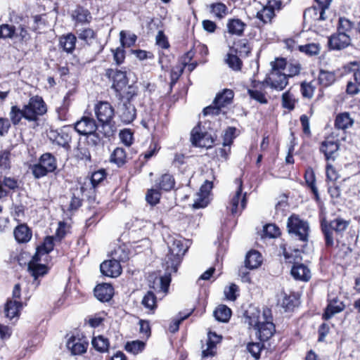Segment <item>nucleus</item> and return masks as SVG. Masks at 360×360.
I'll return each instance as SVG.
<instances>
[{"instance_id": "nucleus-35", "label": "nucleus", "mask_w": 360, "mask_h": 360, "mask_svg": "<svg viewBox=\"0 0 360 360\" xmlns=\"http://www.w3.org/2000/svg\"><path fill=\"white\" fill-rule=\"evenodd\" d=\"M229 50L241 57H247L251 53V47L247 39H239L233 41Z\"/></svg>"}, {"instance_id": "nucleus-41", "label": "nucleus", "mask_w": 360, "mask_h": 360, "mask_svg": "<svg viewBox=\"0 0 360 360\" xmlns=\"http://www.w3.org/2000/svg\"><path fill=\"white\" fill-rule=\"evenodd\" d=\"M214 316L217 321L221 323L229 321L232 315L231 309L225 304H219L214 311Z\"/></svg>"}, {"instance_id": "nucleus-15", "label": "nucleus", "mask_w": 360, "mask_h": 360, "mask_svg": "<svg viewBox=\"0 0 360 360\" xmlns=\"http://www.w3.org/2000/svg\"><path fill=\"white\" fill-rule=\"evenodd\" d=\"M71 125L75 131L81 136L94 132L99 127L96 120L92 117L91 112L86 110L79 120Z\"/></svg>"}, {"instance_id": "nucleus-20", "label": "nucleus", "mask_w": 360, "mask_h": 360, "mask_svg": "<svg viewBox=\"0 0 360 360\" xmlns=\"http://www.w3.org/2000/svg\"><path fill=\"white\" fill-rule=\"evenodd\" d=\"M70 16L75 27L88 25L91 22L93 19L90 11L80 4L76 5Z\"/></svg>"}, {"instance_id": "nucleus-61", "label": "nucleus", "mask_w": 360, "mask_h": 360, "mask_svg": "<svg viewBox=\"0 0 360 360\" xmlns=\"http://www.w3.org/2000/svg\"><path fill=\"white\" fill-rule=\"evenodd\" d=\"M205 132L201 131L200 124L195 127L191 133V141L193 146L200 147L202 139H203Z\"/></svg>"}, {"instance_id": "nucleus-51", "label": "nucleus", "mask_w": 360, "mask_h": 360, "mask_svg": "<svg viewBox=\"0 0 360 360\" xmlns=\"http://www.w3.org/2000/svg\"><path fill=\"white\" fill-rule=\"evenodd\" d=\"M162 193L153 185V188L148 189L146 194V200L152 206L156 205L160 202Z\"/></svg>"}, {"instance_id": "nucleus-62", "label": "nucleus", "mask_w": 360, "mask_h": 360, "mask_svg": "<svg viewBox=\"0 0 360 360\" xmlns=\"http://www.w3.org/2000/svg\"><path fill=\"white\" fill-rule=\"evenodd\" d=\"M315 89L316 87L312 84L311 82H307L304 81L300 84V93L304 98L311 99Z\"/></svg>"}, {"instance_id": "nucleus-8", "label": "nucleus", "mask_w": 360, "mask_h": 360, "mask_svg": "<svg viewBox=\"0 0 360 360\" xmlns=\"http://www.w3.org/2000/svg\"><path fill=\"white\" fill-rule=\"evenodd\" d=\"M23 108L26 113L27 121L29 122H34L37 125L39 124L40 117L46 115L48 111L46 102L39 95L31 96L27 103L23 105Z\"/></svg>"}, {"instance_id": "nucleus-64", "label": "nucleus", "mask_w": 360, "mask_h": 360, "mask_svg": "<svg viewBox=\"0 0 360 360\" xmlns=\"http://www.w3.org/2000/svg\"><path fill=\"white\" fill-rule=\"evenodd\" d=\"M285 69L287 73L285 74L289 79L290 77H293L300 75L302 70V66L299 62L291 60L288 62V65L286 66Z\"/></svg>"}, {"instance_id": "nucleus-44", "label": "nucleus", "mask_w": 360, "mask_h": 360, "mask_svg": "<svg viewBox=\"0 0 360 360\" xmlns=\"http://www.w3.org/2000/svg\"><path fill=\"white\" fill-rule=\"evenodd\" d=\"M91 344L93 347L101 353L108 352L110 348L109 339L102 335L94 337Z\"/></svg>"}, {"instance_id": "nucleus-27", "label": "nucleus", "mask_w": 360, "mask_h": 360, "mask_svg": "<svg viewBox=\"0 0 360 360\" xmlns=\"http://www.w3.org/2000/svg\"><path fill=\"white\" fill-rule=\"evenodd\" d=\"M290 275L295 281L302 282H308L311 277L309 268L302 263L292 265L290 269Z\"/></svg>"}, {"instance_id": "nucleus-42", "label": "nucleus", "mask_w": 360, "mask_h": 360, "mask_svg": "<svg viewBox=\"0 0 360 360\" xmlns=\"http://www.w3.org/2000/svg\"><path fill=\"white\" fill-rule=\"evenodd\" d=\"M240 57L238 53H235L229 50L226 54L225 62L231 70L240 71L243 65Z\"/></svg>"}, {"instance_id": "nucleus-13", "label": "nucleus", "mask_w": 360, "mask_h": 360, "mask_svg": "<svg viewBox=\"0 0 360 360\" xmlns=\"http://www.w3.org/2000/svg\"><path fill=\"white\" fill-rule=\"evenodd\" d=\"M89 345V342L87 337L81 332L72 334L66 342V347L72 356L85 354Z\"/></svg>"}, {"instance_id": "nucleus-55", "label": "nucleus", "mask_w": 360, "mask_h": 360, "mask_svg": "<svg viewBox=\"0 0 360 360\" xmlns=\"http://www.w3.org/2000/svg\"><path fill=\"white\" fill-rule=\"evenodd\" d=\"M283 255L286 264H291L292 266L302 263V258L299 250H293L292 252H288L284 249Z\"/></svg>"}, {"instance_id": "nucleus-63", "label": "nucleus", "mask_w": 360, "mask_h": 360, "mask_svg": "<svg viewBox=\"0 0 360 360\" xmlns=\"http://www.w3.org/2000/svg\"><path fill=\"white\" fill-rule=\"evenodd\" d=\"M262 89H248V94L250 98L256 101L260 104H267L268 99L266 96V92L262 91Z\"/></svg>"}, {"instance_id": "nucleus-38", "label": "nucleus", "mask_w": 360, "mask_h": 360, "mask_svg": "<svg viewBox=\"0 0 360 360\" xmlns=\"http://www.w3.org/2000/svg\"><path fill=\"white\" fill-rule=\"evenodd\" d=\"M326 13L321 16V9L313 4L311 7L306 8L303 13V18L304 21L316 22L322 21L326 19Z\"/></svg>"}, {"instance_id": "nucleus-21", "label": "nucleus", "mask_w": 360, "mask_h": 360, "mask_svg": "<svg viewBox=\"0 0 360 360\" xmlns=\"http://www.w3.org/2000/svg\"><path fill=\"white\" fill-rule=\"evenodd\" d=\"M303 177L304 179V186L312 194L314 200L316 202H320L321 198L316 186V177L314 169L311 167H307L304 170Z\"/></svg>"}, {"instance_id": "nucleus-9", "label": "nucleus", "mask_w": 360, "mask_h": 360, "mask_svg": "<svg viewBox=\"0 0 360 360\" xmlns=\"http://www.w3.org/2000/svg\"><path fill=\"white\" fill-rule=\"evenodd\" d=\"M234 98V92L232 89H224L217 94L212 103L202 110L204 116L219 115L222 112V108L231 104Z\"/></svg>"}, {"instance_id": "nucleus-4", "label": "nucleus", "mask_w": 360, "mask_h": 360, "mask_svg": "<svg viewBox=\"0 0 360 360\" xmlns=\"http://www.w3.org/2000/svg\"><path fill=\"white\" fill-rule=\"evenodd\" d=\"M286 229L292 238L303 243L302 248L307 245L311 229L307 220L302 219L298 214H292L288 218Z\"/></svg>"}, {"instance_id": "nucleus-3", "label": "nucleus", "mask_w": 360, "mask_h": 360, "mask_svg": "<svg viewBox=\"0 0 360 360\" xmlns=\"http://www.w3.org/2000/svg\"><path fill=\"white\" fill-rule=\"evenodd\" d=\"M94 112L101 134L108 139L113 137L117 131L114 121V107L107 101H96L94 105Z\"/></svg>"}, {"instance_id": "nucleus-59", "label": "nucleus", "mask_w": 360, "mask_h": 360, "mask_svg": "<svg viewBox=\"0 0 360 360\" xmlns=\"http://www.w3.org/2000/svg\"><path fill=\"white\" fill-rule=\"evenodd\" d=\"M120 43L123 47L129 48L134 46L137 41L136 34L132 33L127 35V32L124 30H122L120 32Z\"/></svg>"}, {"instance_id": "nucleus-58", "label": "nucleus", "mask_w": 360, "mask_h": 360, "mask_svg": "<svg viewBox=\"0 0 360 360\" xmlns=\"http://www.w3.org/2000/svg\"><path fill=\"white\" fill-rule=\"evenodd\" d=\"M15 26L7 23L0 25V39H13L15 35Z\"/></svg>"}, {"instance_id": "nucleus-33", "label": "nucleus", "mask_w": 360, "mask_h": 360, "mask_svg": "<svg viewBox=\"0 0 360 360\" xmlns=\"http://www.w3.org/2000/svg\"><path fill=\"white\" fill-rule=\"evenodd\" d=\"M244 262L245 269L250 270L257 269L262 264V255L259 251L251 250L246 254Z\"/></svg>"}, {"instance_id": "nucleus-10", "label": "nucleus", "mask_w": 360, "mask_h": 360, "mask_svg": "<svg viewBox=\"0 0 360 360\" xmlns=\"http://www.w3.org/2000/svg\"><path fill=\"white\" fill-rule=\"evenodd\" d=\"M290 1V0H266V4L256 14L261 25L263 27L266 24H271L276 13L281 11Z\"/></svg>"}, {"instance_id": "nucleus-6", "label": "nucleus", "mask_w": 360, "mask_h": 360, "mask_svg": "<svg viewBox=\"0 0 360 360\" xmlns=\"http://www.w3.org/2000/svg\"><path fill=\"white\" fill-rule=\"evenodd\" d=\"M105 76L112 82L111 89L115 91L117 99H122L129 88L136 91L135 87L128 84L129 79L124 70L108 68Z\"/></svg>"}, {"instance_id": "nucleus-22", "label": "nucleus", "mask_w": 360, "mask_h": 360, "mask_svg": "<svg viewBox=\"0 0 360 360\" xmlns=\"http://www.w3.org/2000/svg\"><path fill=\"white\" fill-rule=\"evenodd\" d=\"M75 130L72 125H65L57 133L55 136L54 141L56 143L66 150L70 149V143H72V134Z\"/></svg>"}, {"instance_id": "nucleus-54", "label": "nucleus", "mask_w": 360, "mask_h": 360, "mask_svg": "<svg viewBox=\"0 0 360 360\" xmlns=\"http://www.w3.org/2000/svg\"><path fill=\"white\" fill-rule=\"evenodd\" d=\"M141 304L145 308L153 313L158 307L157 297L155 293L150 290L148 291L143 296Z\"/></svg>"}, {"instance_id": "nucleus-25", "label": "nucleus", "mask_w": 360, "mask_h": 360, "mask_svg": "<svg viewBox=\"0 0 360 360\" xmlns=\"http://www.w3.org/2000/svg\"><path fill=\"white\" fill-rule=\"evenodd\" d=\"M345 309V305L342 301L338 300V298H333L329 300L326 307L322 314V319L328 321L335 314L342 312Z\"/></svg>"}, {"instance_id": "nucleus-12", "label": "nucleus", "mask_w": 360, "mask_h": 360, "mask_svg": "<svg viewBox=\"0 0 360 360\" xmlns=\"http://www.w3.org/2000/svg\"><path fill=\"white\" fill-rule=\"evenodd\" d=\"M78 38L83 41L94 56L99 55L103 50L104 46L97 38L96 32L91 27L83 28L77 32Z\"/></svg>"}, {"instance_id": "nucleus-16", "label": "nucleus", "mask_w": 360, "mask_h": 360, "mask_svg": "<svg viewBox=\"0 0 360 360\" xmlns=\"http://www.w3.org/2000/svg\"><path fill=\"white\" fill-rule=\"evenodd\" d=\"M328 48L330 51H342L352 46L350 34L335 32L328 37Z\"/></svg>"}, {"instance_id": "nucleus-60", "label": "nucleus", "mask_w": 360, "mask_h": 360, "mask_svg": "<svg viewBox=\"0 0 360 360\" xmlns=\"http://www.w3.org/2000/svg\"><path fill=\"white\" fill-rule=\"evenodd\" d=\"M146 347V343L141 340L127 342L124 349L127 352L136 354L141 352Z\"/></svg>"}, {"instance_id": "nucleus-31", "label": "nucleus", "mask_w": 360, "mask_h": 360, "mask_svg": "<svg viewBox=\"0 0 360 360\" xmlns=\"http://www.w3.org/2000/svg\"><path fill=\"white\" fill-rule=\"evenodd\" d=\"M22 304L20 301L8 299L4 305V313L6 318L12 320L13 318L18 319L20 316V311Z\"/></svg>"}, {"instance_id": "nucleus-52", "label": "nucleus", "mask_w": 360, "mask_h": 360, "mask_svg": "<svg viewBox=\"0 0 360 360\" xmlns=\"http://www.w3.org/2000/svg\"><path fill=\"white\" fill-rule=\"evenodd\" d=\"M297 50L306 56L311 57L317 56L319 53L321 46L320 44L317 43H309L297 46Z\"/></svg>"}, {"instance_id": "nucleus-28", "label": "nucleus", "mask_w": 360, "mask_h": 360, "mask_svg": "<svg viewBox=\"0 0 360 360\" xmlns=\"http://www.w3.org/2000/svg\"><path fill=\"white\" fill-rule=\"evenodd\" d=\"M13 235L18 243H27L32 237V231L26 223H20L13 230Z\"/></svg>"}, {"instance_id": "nucleus-30", "label": "nucleus", "mask_w": 360, "mask_h": 360, "mask_svg": "<svg viewBox=\"0 0 360 360\" xmlns=\"http://www.w3.org/2000/svg\"><path fill=\"white\" fill-rule=\"evenodd\" d=\"M77 37L75 34L70 32L63 34L59 38V48L68 54H72L75 50Z\"/></svg>"}, {"instance_id": "nucleus-39", "label": "nucleus", "mask_w": 360, "mask_h": 360, "mask_svg": "<svg viewBox=\"0 0 360 360\" xmlns=\"http://www.w3.org/2000/svg\"><path fill=\"white\" fill-rule=\"evenodd\" d=\"M50 268L46 264H27V271L33 277L34 281L44 276L49 272Z\"/></svg>"}, {"instance_id": "nucleus-24", "label": "nucleus", "mask_w": 360, "mask_h": 360, "mask_svg": "<svg viewBox=\"0 0 360 360\" xmlns=\"http://www.w3.org/2000/svg\"><path fill=\"white\" fill-rule=\"evenodd\" d=\"M100 270L103 275L111 278H116L122 273L120 263L112 258L103 262L100 265Z\"/></svg>"}, {"instance_id": "nucleus-40", "label": "nucleus", "mask_w": 360, "mask_h": 360, "mask_svg": "<svg viewBox=\"0 0 360 360\" xmlns=\"http://www.w3.org/2000/svg\"><path fill=\"white\" fill-rule=\"evenodd\" d=\"M9 117L11 125L13 124V126L19 125L22 118L27 121V117L24 108H22V109H20L16 105L11 107Z\"/></svg>"}, {"instance_id": "nucleus-45", "label": "nucleus", "mask_w": 360, "mask_h": 360, "mask_svg": "<svg viewBox=\"0 0 360 360\" xmlns=\"http://www.w3.org/2000/svg\"><path fill=\"white\" fill-rule=\"evenodd\" d=\"M298 99L295 98V95L290 90L283 93L281 96V105L283 108L291 112L295 108Z\"/></svg>"}, {"instance_id": "nucleus-1", "label": "nucleus", "mask_w": 360, "mask_h": 360, "mask_svg": "<svg viewBox=\"0 0 360 360\" xmlns=\"http://www.w3.org/2000/svg\"><path fill=\"white\" fill-rule=\"evenodd\" d=\"M243 323L248 325L249 330H253L259 342L250 341L246 344L245 351L255 360L260 358L261 352L264 348V342L269 341L276 333L272 311L264 307L261 310L255 307H250L243 313Z\"/></svg>"}, {"instance_id": "nucleus-47", "label": "nucleus", "mask_w": 360, "mask_h": 360, "mask_svg": "<svg viewBox=\"0 0 360 360\" xmlns=\"http://www.w3.org/2000/svg\"><path fill=\"white\" fill-rule=\"evenodd\" d=\"M209 10L216 18L223 19L228 14L227 6L221 2H214L209 5Z\"/></svg>"}, {"instance_id": "nucleus-18", "label": "nucleus", "mask_w": 360, "mask_h": 360, "mask_svg": "<svg viewBox=\"0 0 360 360\" xmlns=\"http://www.w3.org/2000/svg\"><path fill=\"white\" fill-rule=\"evenodd\" d=\"M340 143L338 141L326 139L320 143L319 152L324 155L326 162H334L338 155Z\"/></svg>"}, {"instance_id": "nucleus-56", "label": "nucleus", "mask_w": 360, "mask_h": 360, "mask_svg": "<svg viewBox=\"0 0 360 360\" xmlns=\"http://www.w3.org/2000/svg\"><path fill=\"white\" fill-rule=\"evenodd\" d=\"M344 70L349 73L353 72V79L360 86V62L351 61L344 65Z\"/></svg>"}, {"instance_id": "nucleus-23", "label": "nucleus", "mask_w": 360, "mask_h": 360, "mask_svg": "<svg viewBox=\"0 0 360 360\" xmlns=\"http://www.w3.org/2000/svg\"><path fill=\"white\" fill-rule=\"evenodd\" d=\"M114 292L113 286L107 283L97 284L94 289V296L101 302H109L112 298Z\"/></svg>"}, {"instance_id": "nucleus-7", "label": "nucleus", "mask_w": 360, "mask_h": 360, "mask_svg": "<svg viewBox=\"0 0 360 360\" xmlns=\"http://www.w3.org/2000/svg\"><path fill=\"white\" fill-rule=\"evenodd\" d=\"M137 96V91H132L131 88L123 96L122 99H117V115L122 123L129 124L136 118L137 111L131 101Z\"/></svg>"}, {"instance_id": "nucleus-17", "label": "nucleus", "mask_w": 360, "mask_h": 360, "mask_svg": "<svg viewBox=\"0 0 360 360\" xmlns=\"http://www.w3.org/2000/svg\"><path fill=\"white\" fill-rule=\"evenodd\" d=\"M266 86L276 91L283 90L288 84V79L285 73L270 71L263 80Z\"/></svg>"}, {"instance_id": "nucleus-53", "label": "nucleus", "mask_w": 360, "mask_h": 360, "mask_svg": "<svg viewBox=\"0 0 360 360\" xmlns=\"http://www.w3.org/2000/svg\"><path fill=\"white\" fill-rule=\"evenodd\" d=\"M160 143L158 141L153 139L150 143L148 149L141 153V157L148 162L152 158L155 157L161 149Z\"/></svg>"}, {"instance_id": "nucleus-19", "label": "nucleus", "mask_w": 360, "mask_h": 360, "mask_svg": "<svg viewBox=\"0 0 360 360\" xmlns=\"http://www.w3.org/2000/svg\"><path fill=\"white\" fill-rule=\"evenodd\" d=\"M176 179L174 176L167 172L160 174L155 180L154 186L162 193H169L176 190Z\"/></svg>"}, {"instance_id": "nucleus-5", "label": "nucleus", "mask_w": 360, "mask_h": 360, "mask_svg": "<svg viewBox=\"0 0 360 360\" xmlns=\"http://www.w3.org/2000/svg\"><path fill=\"white\" fill-rule=\"evenodd\" d=\"M168 253L165 257L166 269L177 271L183 257L186 252L183 240L180 238L169 236L167 240Z\"/></svg>"}, {"instance_id": "nucleus-36", "label": "nucleus", "mask_w": 360, "mask_h": 360, "mask_svg": "<svg viewBox=\"0 0 360 360\" xmlns=\"http://www.w3.org/2000/svg\"><path fill=\"white\" fill-rule=\"evenodd\" d=\"M109 161L119 168L122 167L128 162L126 150L121 147L115 148L110 155Z\"/></svg>"}, {"instance_id": "nucleus-46", "label": "nucleus", "mask_w": 360, "mask_h": 360, "mask_svg": "<svg viewBox=\"0 0 360 360\" xmlns=\"http://www.w3.org/2000/svg\"><path fill=\"white\" fill-rule=\"evenodd\" d=\"M70 105V94L68 93L63 98L60 106L56 108V112L58 120L60 121H66L70 117L69 108Z\"/></svg>"}, {"instance_id": "nucleus-11", "label": "nucleus", "mask_w": 360, "mask_h": 360, "mask_svg": "<svg viewBox=\"0 0 360 360\" xmlns=\"http://www.w3.org/2000/svg\"><path fill=\"white\" fill-rule=\"evenodd\" d=\"M32 173L37 179L46 176L49 173H53L57 169L56 158L51 153H43L39 158V162L32 165Z\"/></svg>"}, {"instance_id": "nucleus-57", "label": "nucleus", "mask_w": 360, "mask_h": 360, "mask_svg": "<svg viewBox=\"0 0 360 360\" xmlns=\"http://www.w3.org/2000/svg\"><path fill=\"white\" fill-rule=\"evenodd\" d=\"M54 237L51 236H47L44 237L43 242L37 247L44 255H48L52 252L55 247Z\"/></svg>"}, {"instance_id": "nucleus-2", "label": "nucleus", "mask_w": 360, "mask_h": 360, "mask_svg": "<svg viewBox=\"0 0 360 360\" xmlns=\"http://www.w3.org/2000/svg\"><path fill=\"white\" fill-rule=\"evenodd\" d=\"M319 223L325 248L327 250H331L335 242L339 243L340 238L342 237L350 224V220H346L340 217L328 220L323 217L320 219ZM338 247L339 250L334 255L335 258L345 259L352 252V248L345 243H342L340 246L338 245Z\"/></svg>"}, {"instance_id": "nucleus-32", "label": "nucleus", "mask_w": 360, "mask_h": 360, "mask_svg": "<svg viewBox=\"0 0 360 360\" xmlns=\"http://www.w3.org/2000/svg\"><path fill=\"white\" fill-rule=\"evenodd\" d=\"M130 254L131 250L129 246L125 243H122L115 247L111 251L110 256L111 258L121 263L127 262L129 259Z\"/></svg>"}, {"instance_id": "nucleus-14", "label": "nucleus", "mask_w": 360, "mask_h": 360, "mask_svg": "<svg viewBox=\"0 0 360 360\" xmlns=\"http://www.w3.org/2000/svg\"><path fill=\"white\" fill-rule=\"evenodd\" d=\"M236 183L238 184L237 190L234 195L231 198L226 207L232 215L240 214L242 211L246 207L248 199L247 193H245L241 198L243 193V180L241 178L236 179Z\"/></svg>"}, {"instance_id": "nucleus-29", "label": "nucleus", "mask_w": 360, "mask_h": 360, "mask_svg": "<svg viewBox=\"0 0 360 360\" xmlns=\"http://www.w3.org/2000/svg\"><path fill=\"white\" fill-rule=\"evenodd\" d=\"M108 173L104 168H100L90 173V183L91 188L94 191L100 186H104L108 183Z\"/></svg>"}, {"instance_id": "nucleus-48", "label": "nucleus", "mask_w": 360, "mask_h": 360, "mask_svg": "<svg viewBox=\"0 0 360 360\" xmlns=\"http://www.w3.org/2000/svg\"><path fill=\"white\" fill-rule=\"evenodd\" d=\"M15 38L18 39L20 43L27 44L32 39L29 27L25 24H20L16 27Z\"/></svg>"}, {"instance_id": "nucleus-37", "label": "nucleus", "mask_w": 360, "mask_h": 360, "mask_svg": "<svg viewBox=\"0 0 360 360\" xmlns=\"http://www.w3.org/2000/svg\"><path fill=\"white\" fill-rule=\"evenodd\" d=\"M354 124V120L347 112H340L335 117L334 126L336 129L345 131Z\"/></svg>"}, {"instance_id": "nucleus-26", "label": "nucleus", "mask_w": 360, "mask_h": 360, "mask_svg": "<svg viewBox=\"0 0 360 360\" xmlns=\"http://www.w3.org/2000/svg\"><path fill=\"white\" fill-rule=\"evenodd\" d=\"M300 304V295L298 292H290L289 294L283 293L281 305L285 312H292Z\"/></svg>"}, {"instance_id": "nucleus-43", "label": "nucleus", "mask_w": 360, "mask_h": 360, "mask_svg": "<svg viewBox=\"0 0 360 360\" xmlns=\"http://www.w3.org/2000/svg\"><path fill=\"white\" fill-rule=\"evenodd\" d=\"M336 81L335 72L321 70L318 77V82L320 86L327 88L333 85Z\"/></svg>"}, {"instance_id": "nucleus-34", "label": "nucleus", "mask_w": 360, "mask_h": 360, "mask_svg": "<svg viewBox=\"0 0 360 360\" xmlns=\"http://www.w3.org/2000/svg\"><path fill=\"white\" fill-rule=\"evenodd\" d=\"M226 27L230 34L240 37L244 34L247 24L239 18H229L226 23Z\"/></svg>"}, {"instance_id": "nucleus-49", "label": "nucleus", "mask_w": 360, "mask_h": 360, "mask_svg": "<svg viewBox=\"0 0 360 360\" xmlns=\"http://www.w3.org/2000/svg\"><path fill=\"white\" fill-rule=\"evenodd\" d=\"M354 29V23L345 17H340L338 20L336 32L342 34H347Z\"/></svg>"}, {"instance_id": "nucleus-50", "label": "nucleus", "mask_w": 360, "mask_h": 360, "mask_svg": "<svg viewBox=\"0 0 360 360\" xmlns=\"http://www.w3.org/2000/svg\"><path fill=\"white\" fill-rule=\"evenodd\" d=\"M100 134H101L100 131L98 132L97 130H95L94 132L85 135L86 136V144L94 149L103 146L104 141L103 139L105 137L103 135L101 136Z\"/></svg>"}]
</instances>
